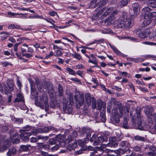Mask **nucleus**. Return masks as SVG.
Returning <instances> with one entry per match:
<instances>
[{
  "instance_id": "nucleus-16",
  "label": "nucleus",
  "mask_w": 156,
  "mask_h": 156,
  "mask_svg": "<svg viewBox=\"0 0 156 156\" xmlns=\"http://www.w3.org/2000/svg\"><path fill=\"white\" fill-rule=\"evenodd\" d=\"M114 9L112 7H110L108 9H107L106 10V11L101 16H102V18H103V17L107 16V15H108L110 13L112 12L111 15L108 17V18L105 20V23H107V22H106V21L108 19L109 17H110V16H112V14L113 11L115 10H116V9L114 10ZM107 24L108 25V24Z\"/></svg>"
},
{
  "instance_id": "nucleus-46",
  "label": "nucleus",
  "mask_w": 156,
  "mask_h": 156,
  "mask_svg": "<svg viewBox=\"0 0 156 156\" xmlns=\"http://www.w3.org/2000/svg\"><path fill=\"white\" fill-rule=\"evenodd\" d=\"M134 139L136 140H139L141 141H144L145 140L144 137L139 136H135L134 137Z\"/></svg>"
},
{
  "instance_id": "nucleus-18",
  "label": "nucleus",
  "mask_w": 156,
  "mask_h": 156,
  "mask_svg": "<svg viewBox=\"0 0 156 156\" xmlns=\"http://www.w3.org/2000/svg\"><path fill=\"white\" fill-rule=\"evenodd\" d=\"M63 109L65 112L70 114L72 112V105H70L69 106L68 105L67 107L66 105H65V104H64L63 105Z\"/></svg>"
},
{
  "instance_id": "nucleus-8",
  "label": "nucleus",
  "mask_w": 156,
  "mask_h": 156,
  "mask_svg": "<svg viewBox=\"0 0 156 156\" xmlns=\"http://www.w3.org/2000/svg\"><path fill=\"white\" fill-rule=\"evenodd\" d=\"M152 9L148 7L144 8L142 13L144 15V18H151L156 16V12L152 11Z\"/></svg>"
},
{
  "instance_id": "nucleus-17",
  "label": "nucleus",
  "mask_w": 156,
  "mask_h": 156,
  "mask_svg": "<svg viewBox=\"0 0 156 156\" xmlns=\"http://www.w3.org/2000/svg\"><path fill=\"white\" fill-rule=\"evenodd\" d=\"M109 46L114 51L115 53L119 56H121L123 57H125V55L121 53L115 46L112 45L111 44L109 43Z\"/></svg>"
},
{
  "instance_id": "nucleus-23",
  "label": "nucleus",
  "mask_w": 156,
  "mask_h": 156,
  "mask_svg": "<svg viewBox=\"0 0 156 156\" xmlns=\"http://www.w3.org/2000/svg\"><path fill=\"white\" fill-rule=\"evenodd\" d=\"M37 146L40 149L43 148L45 150H48L50 147L48 144H44L42 143H37Z\"/></svg>"
},
{
  "instance_id": "nucleus-2",
  "label": "nucleus",
  "mask_w": 156,
  "mask_h": 156,
  "mask_svg": "<svg viewBox=\"0 0 156 156\" xmlns=\"http://www.w3.org/2000/svg\"><path fill=\"white\" fill-rule=\"evenodd\" d=\"M118 13V10L113 11L112 16L106 21L108 25L113 24L118 28H130L132 26V21L134 17H132L131 18V16L130 17L123 15L122 16L117 19Z\"/></svg>"
},
{
  "instance_id": "nucleus-19",
  "label": "nucleus",
  "mask_w": 156,
  "mask_h": 156,
  "mask_svg": "<svg viewBox=\"0 0 156 156\" xmlns=\"http://www.w3.org/2000/svg\"><path fill=\"white\" fill-rule=\"evenodd\" d=\"M55 129L54 127H45L42 129L40 128L39 132L42 133H46L48 132L49 131Z\"/></svg>"
},
{
  "instance_id": "nucleus-35",
  "label": "nucleus",
  "mask_w": 156,
  "mask_h": 156,
  "mask_svg": "<svg viewBox=\"0 0 156 156\" xmlns=\"http://www.w3.org/2000/svg\"><path fill=\"white\" fill-rule=\"evenodd\" d=\"M18 136V134L17 133H16L14 134V136L13 137V139H12L11 140L13 143L16 144H17L19 143L20 142V140L19 139L17 138L15 139L14 138V136H17V137Z\"/></svg>"
},
{
  "instance_id": "nucleus-53",
  "label": "nucleus",
  "mask_w": 156,
  "mask_h": 156,
  "mask_svg": "<svg viewBox=\"0 0 156 156\" xmlns=\"http://www.w3.org/2000/svg\"><path fill=\"white\" fill-rule=\"evenodd\" d=\"M121 75H122L123 77H130L131 76L127 72H121Z\"/></svg>"
},
{
  "instance_id": "nucleus-63",
  "label": "nucleus",
  "mask_w": 156,
  "mask_h": 156,
  "mask_svg": "<svg viewBox=\"0 0 156 156\" xmlns=\"http://www.w3.org/2000/svg\"><path fill=\"white\" fill-rule=\"evenodd\" d=\"M2 65L5 67L9 65H11L12 64L8 62H2Z\"/></svg>"
},
{
  "instance_id": "nucleus-13",
  "label": "nucleus",
  "mask_w": 156,
  "mask_h": 156,
  "mask_svg": "<svg viewBox=\"0 0 156 156\" xmlns=\"http://www.w3.org/2000/svg\"><path fill=\"white\" fill-rule=\"evenodd\" d=\"M154 57V56L153 55H146L145 56H142V57H139L136 58H129L128 59H129V61H131L135 62H140L144 61L145 58Z\"/></svg>"
},
{
  "instance_id": "nucleus-27",
  "label": "nucleus",
  "mask_w": 156,
  "mask_h": 156,
  "mask_svg": "<svg viewBox=\"0 0 156 156\" xmlns=\"http://www.w3.org/2000/svg\"><path fill=\"white\" fill-rule=\"evenodd\" d=\"M0 34L3 35L1 36V39L2 40H5L9 34V33L4 31H2L0 32Z\"/></svg>"
},
{
  "instance_id": "nucleus-64",
  "label": "nucleus",
  "mask_w": 156,
  "mask_h": 156,
  "mask_svg": "<svg viewBox=\"0 0 156 156\" xmlns=\"http://www.w3.org/2000/svg\"><path fill=\"white\" fill-rule=\"evenodd\" d=\"M53 46V49L55 50L56 49H59L61 50L63 49L62 47V46H58L57 45H55L53 44H52Z\"/></svg>"
},
{
  "instance_id": "nucleus-61",
  "label": "nucleus",
  "mask_w": 156,
  "mask_h": 156,
  "mask_svg": "<svg viewBox=\"0 0 156 156\" xmlns=\"http://www.w3.org/2000/svg\"><path fill=\"white\" fill-rule=\"evenodd\" d=\"M143 43V44H144L150 45H152V46L155 45V43L151 42H149V41L144 42Z\"/></svg>"
},
{
  "instance_id": "nucleus-59",
  "label": "nucleus",
  "mask_w": 156,
  "mask_h": 156,
  "mask_svg": "<svg viewBox=\"0 0 156 156\" xmlns=\"http://www.w3.org/2000/svg\"><path fill=\"white\" fill-rule=\"evenodd\" d=\"M70 79L74 81L77 83H79L80 84L81 83L80 81L77 78L72 77Z\"/></svg>"
},
{
  "instance_id": "nucleus-40",
  "label": "nucleus",
  "mask_w": 156,
  "mask_h": 156,
  "mask_svg": "<svg viewBox=\"0 0 156 156\" xmlns=\"http://www.w3.org/2000/svg\"><path fill=\"white\" fill-rule=\"evenodd\" d=\"M127 3V0H122L119 3V6L122 7L126 5Z\"/></svg>"
},
{
  "instance_id": "nucleus-42",
  "label": "nucleus",
  "mask_w": 156,
  "mask_h": 156,
  "mask_svg": "<svg viewBox=\"0 0 156 156\" xmlns=\"http://www.w3.org/2000/svg\"><path fill=\"white\" fill-rule=\"evenodd\" d=\"M118 37L120 39L128 38L131 41H134V42H136L138 41L137 39H136L135 38H134L133 37H123L120 38V37Z\"/></svg>"
},
{
  "instance_id": "nucleus-34",
  "label": "nucleus",
  "mask_w": 156,
  "mask_h": 156,
  "mask_svg": "<svg viewBox=\"0 0 156 156\" xmlns=\"http://www.w3.org/2000/svg\"><path fill=\"white\" fill-rule=\"evenodd\" d=\"M31 147L30 145H22L20 146V148L23 151H28L29 148Z\"/></svg>"
},
{
  "instance_id": "nucleus-22",
  "label": "nucleus",
  "mask_w": 156,
  "mask_h": 156,
  "mask_svg": "<svg viewBox=\"0 0 156 156\" xmlns=\"http://www.w3.org/2000/svg\"><path fill=\"white\" fill-rule=\"evenodd\" d=\"M98 109L101 110V109L105 110L106 107V104L102 101H100L98 102Z\"/></svg>"
},
{
  "instance_id": "nucleus-52",
  "label": "nucleus",
  "mask_w": 156,
  "mask_h": 156,
  "mask_svg": "<svg viewBox=\"0 0 156 156\" xmlns=\"http://www.w3.org/2000/svg\"><path fill=\"white\" fill-rule=\"evenodd\" d=\"M130 147L133 149L134 151H140L141 150L140 147L137 146H135L134 147Z\"/></svg>"
},
{
  "instance_id": "nucleus-6",
  "label": "nucleus",
  "mask_w": 156,
  "mask_h": 156,
  "mask_svg": "<svg viewBox=\"0 0 156 156\" xmlns=\"http://www.w3.org/2000/svg\"><path fill=\"white\" fill-rule=\"evenodd\" d=\"M154 109L150 106H147L145 107L144 112L146 115L148 117V122L152 124L154 121V116L153 112Z\"/></svg>"
},
{
  "instance_id": "nucleus-60",
  "label": "nucleus",
  "mask_w": 156,
  "mask_h": 156,
  "mask_svg": "<svg viewBox=\"0 0 156 156\" xmlns=\"http://www.w3.org/2000/svg\"><path fill=\"white\" fill-rule=\"evenodd\" d=\"M103 41V39H101V40H95L94 41H93L91 43L87 44V45L88 46L90 45H91V44H94V43H99L101 41Z\"/></svg>"
},
{
  "instance_id": "nucleus-41",
  "label": "nucleus",
  "mask_w": 156,
  "mask_h": 156,
  "mask_svg": "<svg viewBox=\"0 0 156 156\" xmlns=\"http://www.w3.org/2000/svg\"><path fill=\"white\" fill-rule=\"evenodd\" d=\"M127 117V116H126V117H123V126L125 128H127L128 126Z\"/></svg>"
},
{
  "instance_id": "nucleus-43",
  "label": "nucleus",
  "mask_w": 156,
  "mask_h": 156,
  "mask_svg": "<svg viewBox=\"0 0 156 156\" xmlns=\"http://www.w3.org/2000/svg\"><path fill=\"white\" fill-rule=\"evenodd\" d=\"M101 32L102 34H110L112 33V30L109 29H106L102 30L101 31Z\"/></svg>"
},
{
  "instance_id": "nucleus-33",
  "label": "nucleus",
  "mask_w": 156,
  "mask_h": 156,
  "mask_svg": "<svg viewBox=\"0 0 156 156\" xmlns=\"http://www.w3.org/2000/svg\"><path fill=\"white\" fill-rule=\"evenodd\" d=\"M31 97L32 98H36L37 96V93L36 90V89L35 88H34V90L31 89Z\"/></svg>"
},
{
  "instance_id": "nucleus-62",
  "label": "nucleus",
  "mask_w": 156,
  "mask_h": 156,
  "mask_svg": "<svg viewBox=\"0 0 156 156\" xmlns=\"http://www.w3.org/2000/svg\"><path fill=\"white\" fill-rule=\"evenodd\" d=\"M20 43H18L15 44L14 46V50L16 51H17L18 50V47L20 44Z\"/></svg>"
},
{
  "instance_id": "nucleus-55",
  "label": "nucleus",
  "mask_w": 156,
  "mask_h": 156,
  "mask_svg": "<svg viewBox=\"0 0 156 156\" xmlns=\"http://www.w3.org/2000/svg\"><path fill=\"white\" fill-rule=\"evenodd\" d=\"M116 141V139L115 137H111L109 138V142L110 143L113 144Z\"/></svg>"
},
{
  "instance_id": "nucleus-28",
  "label": "nucleus",
  "mask_w": 156,
  "mask_h": 156,
  "mask_svg": "<svg viewBox=\"0 0 156 156\" xmlns=\"http://www.w3.org/2000/svg\"><path fill=\"white\" fill-rule=\"evenodd\" d=\"M145 2L147 4L148 6L153 8H156V3L155 0H150Z\"/></svg>"
},
{
  "instance_id": "nucleus-38",
  "label": "nucleus",
  "mask_w": 156,
  "mask_h": 156,
  "mask_svg": "<svg viewBox=\"0 0 156 156\" xmlns=\"http://www.w3.org/2000/svg\"><path fill=\"white\" fill-rule=\"evenodd\" d=\"M29 82L30 83V87H31V89H32L33 90H34V88H35V83L33 80L31 78H29L28 79Z\"/></svg>"
},
{
  "instance_id": "nucleus-58",
  "label": "nucleus",
  "mask_w": 156,
  "mask_h": 156,
  "mask_svg": "<svg viewBox=\"0 0 156 156\" xmlns=\"http://www.w3.org/2000/svg\"><path fill=\"white\" fill-rule=\"evenodd\" d=\"M148 37L151 38H156V30L152 33L151 36L149 34Z\"/></svg>"
},
{
  "instance_id": "nucleus-32",
  "label": "nucleus",
  "mask_w": 156,
  "mask_h": 156,
  "mask_svg": "<svg viewBox=\"0 0 156 156\" xmlns=\"http://www.w3.org/2000/svg\"><path fill=\"white\" fill-rule=\"evenodd\" d=\"M35 81L36 83L37 84V87L38 90L40 92H41L43 90V89L42 87H41L40 85V83H39L38 79L37 78H36L35 79Z\"/></svg>"
},
{
  "instance_id": "nucleus-21",
  "label": "nucleus",
  "mask_w": 156,
  "mask_h": 156,
  "mask_svg": "<svg viewBox=\"0 0 156 156\" xmlns=\"http://www.w3.org/2000/svg\"><path fill=\"white\" fill-rule=\"evenodd\" d=\"M8 14L9 15L8 16L9 17L17 18L18 17L17 16L20 15H23L24 14L22 13H16L12 12H8ZM25 15H27V13H25Z\"/></svg>"
},
{
  "instance_id": "nucleus-29",
  "label": "nucleus",
  "mask_w": 156,
  "mask_h": 156,
  "mask_svg": "<svg viewBox=\"0 0 156 156\" xmlns=\"http://www.w3.org/2000/svg\"><path fill=\"white\" fill-rule=\"evenodd\" d=\"M16 102H20L22 101V102L24 103L23 98L22 95L20 93H18L17 96L15 100Z\"/></svg>"
},
{
  "instance_id": "nucleus-20",
  "label": "nucleus",
  "mask_w": 156,
  "mask_h": 156,
  "mask_svg": "<svg viewBox=\"0 0 156 156\" xmlns=\"http://www.w3.org/2000/svg\"><path fill=\"white\" fill-rule=\"evenodd\" d=\"M90 59L89 60V62L95 65H97L98 61L95 55L93 54L90 55Z\"/></svg>"
},
{
  "instance_id": "nucleus-49",
  "label": "nucleus",
  "mask_w": 156,
  "mask_h": 156,
  "mask_svg": "<svg viewBox=\"0 0 156 156\" xmlns=\"http://www.w3.org/2000/svg\"><path fill=\"white\" fill-rule=\"evenodd\" d=\"M105 110H103L102 112H101L100 114L101 117H103L104 121H106V117L105 116Z\"/></svg>"
},
{
  "instance_id": "nucleus-5",
  "label": "nucleus",
  "mask_w": 156,
  "mask_h": 156,
  "mask_svg": "<svg viewBox=\"0 0 156 156\" xmlns=\"http://www.w3.org/2000/svg\"><path fill=\"white\" fill-rule=\"evenodd\" d=\"M101 1V0H92L90 2L89 6L90 8H94L98 5H99V7L96 9L97 12L92 16L93 20H95L97 19L106 9L105 7H100L101 6L100 3Z\"/></svg>"
},
{
  "instance_id": "nucleus-9",
  "label": "nucleus",
  "mask_w": 156,
  "mask_h": 156,
  "mask_svg": "<svg viewBox=\"0 0 156 156\" xmlns=\"http://www.w3.org/2000/svg\"><path fill=\"white\" fill-rule=\"evenodd\" d=\"M82 131L83 133L87 134L86 135L87 138L85 139V140H79L78 141V143L80 146H83L88 141V138L90 136L91 133L92 132L90 129L85 127L83 129Z\"/></svg>"
},
{
  "instance_id": "nucleus-14",
  "label": "nucleus",
  "mask_w": 156,
  "mask_h": 156,
  "mask_svg": "<svg viewBox=\"0 0 156 156\" xmlns=\"http://www.w3.org/2000/svg\"><path fill=\"white\" fill-rule=\"evenodd\" d=\"M77 105L82 106L84 102V96L83 94H80L77 97H75Z\"/></svg>"
},
{
  "instance_id": "nucleus-54",
  "label": "nucleus",
  "mask_w": 156,
  "mask_h": 156,
  "mask_svg": "<svg viewBox=\"0 0 156 156\" xmlns=\"http://www.w3.org/2000/svg\"><path fill=\"white\" fill-rule=\"evenodd\" d=\"M74 139V138L71 135L69 136L66 140V142L69 143Z\"/></svg>"
},
{
  "instance_id": "nucleus-1",
  "label": "nucleus",
  "mask_w": 156,
  "mask_h": 156,
  "mask_svg": "<svg viewBox=\"0 0 156 156\" xmlns=\"http://www.w3.org/2000/svg\"><path fill=\"white\" fill-rule=\"evenodd\" d=\"M112 106L113 122L118 123L121 118L122 117H126L128 115L130 110L129 107L123 106L120 102H116L114 99H111L108 103L107 111L108 113L111 112Z\"/></svg>"
},
{
  "instance_id": "nucleus-56",
  "label": "nucleus",
  "mask_w": 156,
  "mask_h": 156,
  "mask_svg": "<svg viewBox=\"0 0 156 156\" xmlns=\"http://www.w3.org/2000/svg\"><path fill=\"white\" fill-rule=\"evenodd\" d=\"M75 67L76 68L75 69H81L84 68L83 65L81 64H79L76 66Z\"/></svg>"
},
{
  "instance_id": "nucleus-7",
  "label": "nucleus",
  "mask_w": 156,
  "mask_h": 156,
  "mask_svg": "<svg viewBox=\"0 0 156 156\" xmlns=\"http://www.w3.org/2000/svg\"><path fill=\"white\" fill-rule=\"evenodd\" d=\"M97 137V135L96 134H94L93 135L90 140V142L94 141L93 144L94 145L101 144L103 142H107V141L108 138L105 136H99L96 139Z\"/></svg>"
},
{
  "instance_id": "nucleus-48",
  "label": "nucleus",
  "mask_w": 156,
  "mask_h": 156,
  "mask_svg": "<svg viewBox=\"0 0 156 156\" xmlns=\"http://www.w3.org/2000/svg\"><path fill=\"white\" fill-rule=\"evenodd\" d=\"M31 128L29 126H26L24 128H23V129L21 130V132H23V133H24L25 132H28V131L30 130Z\"/></svg>"
},
{
  "instance_id": "nucleus-25",
  "label": "nucleus",
  "mask_w": 156,
  "mask_h": 156,
  "mask_svg": "<svg viewBox=\"0 0 156 156\" xmlns=\"http://www.w3.org/2000/svg\"><path fill=\"white\" fill-rule=\"evenodd\" d=\"M16 152V149L14 147L9 149L7 154L8 156H12V155L15 154Z\"/></svg>"
},
{
  "instance_id": "nucleus-24",
  "label": "nucleus",
  "mask_w": 156,
  "mask_h": 156,
  "mask_svg": "<svg viewBox=\"0 0 156 156\" xmlns=\"http://www.w3.org/2000/svg\"><path fill=\"white\" fill-rule=\"evenodd\" d=\"M85 97L87 104L88 106L90 105L91 104V96L90 94L87 93L85 94Z\"/></svg>"
},
{
  "instance_id": "nucleus-50",
  "label": "nucleus",
  "mask_w": 156,
  "mask_h": 156,
  "mask_svg": "<svg viewBox=\"0 0 156 156\" xmlns=\"http://www.w3.org/2000/svg\"><path fill=\"white\" fill-rule=\"evenodd\" d=\"M73 55L74 58L78 60H80L82 58V57L80 55L77 53H76L74 54Z\"/></svg>"
},
{
  "instance_id": "nucleus-39",
  "label": "nucleus",
  "mask_w": 156,
  "mask_h": 156,
  "mask_svg": "<svg viewBox=\"0 0 156 156\" xmlns=\"http://www.w3.org/2000/svg\"><path fill=\"white\" fill-rule=\"evenodd\" d=\"M66 70L70 74L73 75H76L75 71L70 68L69 67L66 68Z\"/></svg>"
},
{
  "instance_id": "nucleus-31",
  "label": "nucleus",
  "mask_w": 156,
  "mask_h": 156,
  "mask_svg": "<svg viewBox=\"0 0 156 156\" xmlns=\"http://www.w3.org/2000/svg\"><path fill=\"white\" fill-rule=\"evenodd\" d=\"M7 84L11 90H12L13 89L14 84L13 81L12 80H8L7 81Z\"/></svg>"
},
{
  "instance_id": "nucleus-15",
  "label": "nucleus",
  "mask_w": 156,
  "mask_h": 156,
  "mask_svg": "<svg viewBox=\"0 0 156 156\" xmlns=\"http://www.w3.org/2000/svg\"><path fill=\"white\" fill-rule=\"evenodd\" d=\"M31 133L30 132H25L24 133L21 132L20 138L25 142H27L29 140V136L31 135Z\"/></svg>"
},
{
  "instance_id": "nucleus-26",
  "label": "nucleus",
  "mask_w": 156,
  "mask_h": 156,
  "mask_svg": "<svg viewBox=\"0 0 156 156\" xmlns=\"http://www.w3.org/2000/svg\"><path fill=\"white\" fill-rule=\"evenodd\" d=\"M77 147L76 142H74L73 143L69 144L67 147V148L69 151L74 150Z\"/></svg>"
},
{
  "instance_id": "nucleus-45",
  "label": "nucleus",
  "mask_w": 156,
  "mask_h": 156,
  "mask_svg": "<svg viewBox=\"0 0 156 156\" xmlns=\"http://www.w3.org/2000/svg\"><path fill=\"white\" fill-rule=\"evenodd\" d=\"M151 133L153 134H156V121H155V124L153 127L151 128Z\"/></svg>"
},
{
  "instance_id": "nucleus-12",
  "label": "nucleus",
  "mask_w": 156,
  "mask_h": 156,
  "mask_svg": "<svg viewBox=\"0 0 156 156\" xmlns=\"http://www.w3.org/2000/svg\"><path fill=\"white\" fill-rule=\"evenodd\" d=\"M132 7L133 14V15L131 16V18L132 17L134 18L136 17L140 13V10L139 4L137 3H134L132 5Z\"/></svg>"
},
{
  "instance_id": "nucleus-11",
  "label": "nucleus",
  "mask_w": 156,
  "mask_h": 156,
  "mask_svg": "<svg viewBox=\"0 0 156 156\" xmlns=\"http://www.w3.org/2000/svg\"><path fill=\"white\" fill-rule=\"evenodd\" d=\"M135 33L140 38H144L149 36L150 30L148 29H147L143 31H141L140 30L138 29L136 30Z\"/></svg>"
},
{
  "instance_id": "nucleus-47",
  "label": "nucleus",
  "mask_w": 156,
  "mask_h": 156,
  "mask_svg": "<svg viewBox=\"0 0 156 156\" xmlns=\"http://www.w3.org/2000/svg\"><path fill=\"white\" fill-rule=\"evenodd\" d=\"M62 52L59 50H56L55 51L54 55L55 56L58 57L62 56Z\"/></svg>"
},
{
  "instance_id": "nucleus-51",
  "label": "nucleus",
  "mask_w": 156,
  "mask_h": 156,
  "mask_svg": "<svg viewBox=\"0 0 156 156\" xmlns=\"http://www.w3.org/2000/svg\"><path fill=\"white\" fill-rule=\"evenodd\" d=\"M58 90L59 95L62 96L63 95V90L62 87L60 85H58Z\"/></svg>"
},
{
  "instance_id": "nucleus-30",
  "label": "nucleus",
  "mask_w": 156,
  "mask_h": 156,
  "mask_svg": "<svg viewBox=\"0 0 156 156\" xmlns=\"http://www.w3.org/2000/svg\"><path fill=\"white\" fill-rule=\"evenodd\" d=\"M120 145L121 147H130V145L127 141H122L120 143Z\"/></svg>"
},
{
  "instance_id": "nucleus-37",
  "label": "nucleus",
  "mask_w": 156,
  "mask_h": 156,
  "mask_svg": "<svg viewBox=\"0 0 156 156\" xmlns=\"http://www.w3.org/2000/svg\"><path fill=\"white\" fill-rule=\"evenodd\" d=\"M143 23L144 26H147L149 25L151 23V18H144Z\"/></svg>"
},
{
  "instance_id": "nucleus-44",
  "label": "nucleus",
  "mask_w": 156,
  "mask_h": 156,
  "mask_svg": "<svg viewBox=\"0 0 156 156\" xmlns=\"http://www.w3.org/2000/svg\"><path fill=\"white\" fill-rule=\"evenodd\" d=\"M28 48L27 45L26 44H23L21 46V51L23 53L26 52H27L26 49L24 48Z\"/></svg>"
},
{
  "instance_id": "nucleus-36",
  "label": "nucleus",
  "mask_w": 156,
  "mask_h": 156,
  "mask_svg": "<svg viewBox=\"0 0 156 156\" xmlns=\"http://www.w3.org/2000/svg\"><path fill=\"white\" fill-rule=\"evenodd\" d=\"M101 147H98L97 149V150L99 151H100L101 152V154H99L98 155L99 156H100L101 154L102 153H103V149L105 148L106 147V145L105 144H101Z\"/></svg>"
},
{
  "instance_id": "nucleus-4",
  "label": "nucleus",
  "mask_w": 156,
  "mask_h": 156,
  "mask_svg": "<svg viewBox=\"0 0 156 156\" xmlns=\"http://www.w3.org/2000/svg\"><path fill=\"white\" fill-rule=\"evenodd\" d=\"M35 105L41 108H45L46 111L49 110L48 98L46 93H42L38 96L35 100Z\"/></svg>"
},
{
  "instance_id": "nucleus-10",
  "label": "nucleus",
  "mask_w": 156,
  "mask_h": 156,
  "mask_svg": "<svg viewBox=\"0 0 156 156\" xmlns=\"http://www.w3.org/2000/svg\"><path fill=\"white\" fill-rule=\"evenodd\" d=\"M5 141V139L2 136L0 135V152L5 151L11 145L10 142Z\"/></svg>"
},
{
  "instance_id": "nucleus-57",
  "label": "nucleus",
  "mask_w": 156,
  "mask_h": 156,
  "mask_svg": "<svg viewBox=\"0 0 156 156\" xmlns=\"http://www.w3.org/2000/svg\"><path fill=\"white\" fill-rule=\"evenodd\" d=\"M49 143L48 144L51 145H53L55 144L56 142L55 140L53 139H50L48 141Z\"/></svg>"
},
{
  "instance_id": "nucleus-3",
  "label": "nucleus",
  "mask_w": 156,
  "mask_h": 156,
  "mask_svg": "<svg viewBox=\"0 0 156 156\" xmlns=\"http://www.w3.org/2000/svg\"><path fill=\"white\" fill-rule=\"evenodd\" d=\"M136 113L137 114L136 117L134 116L135 114L132 117V127L135 129H138L141 130L146 131L147 129V125L144 124L142 125L141 122V117L140 116L141 109L140 107H137L136 109Z\"/></svg>"
}]
</instances>
